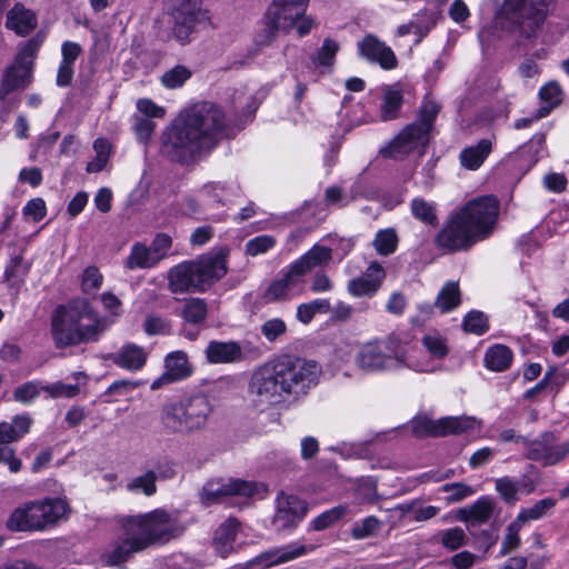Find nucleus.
<instances>
[{
  "instance_id": "9",
  "label": "nucleus",
  "mask_w": 569,
  "mask_h": 569,
  "mask_svg": "<svg viewBox=\"0 0 569 569\" xmlns=\"http://www.w3.org/2000/svg\"><path fill=\"white\" fill-rule=\"evenodd\" d=\"M284 395L298 398L316 387L321 367L313 360L284 358L276 362Z\"/></svg>"
},
{
  "instance_id": "48",
  "label": "nucleus",
  "mask_w": 569,
  "mask_h": 569,
  "mask_svg": "<svg viewBox=\"0 0 569 569\" xmlns=\"http://www.w3.org/2000/svg\"><path fill=\"white\" fill-rule=\"evenodd\" d=\"M373 248L381 256L393 253L398 246V237L393 229L379 230L372 241Z\"/></svg>"
},
{
  "instance_id": "17",
  "label": "nucleus",
  "mask_w": 569,
  "mask_h": 569,
  "mask_svg": "<svg viewBox=\"0 0 569 569\" xmlns=\"http://www.w3.org/2000/svg\"><path fill=\"white\" fill-rule=\"evenodd\" d=\"M305 283L306 280L288 266L263 289L261 298L266 303L289 301L302 295Z\"/></svg>"
},
{
  "instance_id": "12",
  "label": "nucleus",
  "mask_w": 569,
  "mask_h": 569,
  "mask_svg": "<svg viewBox=\"0 0 569 569\" xmlns=\"http://www.w3.org/2000/svg\"><path fill=\"white\" fill-rule=\"evenodd\" d=\"M249 392L257 406L267 407L281 401L284 392L276 362L264 363L253 372Z\"/></svg>"
},
{
  "instance_id": "4",
  "label": "nucleus",
  "mask_w": 569,
  "mask_h": 569,
  "mask_svg": "<svg viewBox=\"0 0 569 569\" xmlns=\"http://www.w3.org/2000/svg\"><path fill=\"white\" fill-rule=\"evenodd\" d=\"M212 412L213 406L207 395H188L162 408L160 423L167 435L192 436L207 428Z\"/></svg>"
},
{
  "instance_id": "11",
  "label": "nucleus",
  "mask_w": 569,
  "mask_h": 569,
  "mask_svg": "<svg viewBox=\"0 0 569 569\" xmlns=\"http://www.w3.org/2000/svg\"><path fill=\"white\" fill-rule=\"evenodd\" d=\"M267 492L263 483L241 479L211 480L207 482L201 492V500L206 506L224 501L228 497L238 496L251 498L262 497Z\"/></svg>"
},
{
  "instance_id": "45",
  "label": "nucleus",
  "mask_w": 569,
  "mask_h": 569,
  "mask_svg": "<svg viewBox=\"0 0 569 569\" xmlns=\"http://www.w3.org/2000/svg\"><path fill=\"white\" fill-rule=\"evenodd\" d=\"M192 76L189 68L177 64L167 70L160 78L161 84L167 89H178L182 87Z\"/></svg>"
},
{
  "instance_id": "37",
  "label": "nucleus",
  "mask_w": 569,
  "mask_h": 569,
  "mask_svg": "<svg viewBox=\"0 0 569 569\" xmlns=\"http://www.w3.org/2000/svg\"><path fill=\"white\" fill-rule=\"evenodd\" d=\"M403 102L402 91L392 87L385 90L380 107V117L383 121L398 118Z\"/></svg>"
},
{
  "instance_id": "34",
  "label": "nucleus",
  "mask_w": 569,
  "mask_h": 569,
  "mask_svg": "<svg viewBox=\"0 0 569 569\" xmlns=\"http://www.w3.org/2000/svg\"><path fill=\"white\" fill-rule=\"evenodd\" d=\"M485 366L496 372L507 370L512 362V351L505 345H493L485 353Z\"/></svg>"
},
{
  "instance_id": "39",
  "label": "nucleus",
  "mask_w": 569,
  "mask_h": 569,
  "mask_svg": "<svg viewBox=\"0 0 569 569\" xmlns=\"http://www.w3.org/2000/svg\"><path fill=\"white\" fill-rule=\"evenodd\" d=\"M460 305V291L458 283L447 282L439 291L436 307L442 312H450Z\"/></svg>"
},
{
  "instance_id": "15",
  "label": "nucleus",
  "mask_w": 569,
  "mask_h": 569,
  "mask_svg": "<svg viewBox=\"0 0 569 569\" xmlns=\"http://www.w3.org/2000/svg\"><path fill=\"white\" fill-rule=\"evenodd\" d=\"M32 68L33 48L29 43L17 54L14 62L6 69L0 86V99L4 100L12 91L29 86L32 79Z\"/></svg>"
},
{
  "instance_id": "28",
  "label": "nucleus",
  "mask_w": 569,
  "mask_h": 569,
  "mask_svg": "<svg viewBox=\"0 0 569 569\" xmlns=\"http://www.w3.org/2000/svg\"><path fill=\"white\" fill-rule=\"evenodd\" d=\"M332 258V250L325 246H313L303 256L289 266L302 279L315 268L327 266Z\"/></svg>"
},
{
  "instance_id": "42",
  "label": "nucleus",
  "mask_w": 569,
  "mask_h": 569,
  "mask_svg": "<svg viewBox=\"0 0 569 569\" xmlns=\"http://www.w3.org/2000/svg\"><path fill=\"white\" fill-rule=\"evenodd\" d=\"M556 506V500L553 498H545L537 501L532 507L522 509L518 516L517 520L522 525L530 520H538L547 516Z\"/></svg>"
},
{
  "instance_id": "58",
  "label": "nucleus",
  "mask_w": 569,
  "mask_h": 569,
  "mask_svg": "<svg viewBox=\"0 0 569 569\" xmlns=\"http://www.w3.org/2000/svg\"><path fill=\"white\" fill-rule=\"evenodd\" d=\"M103 277L97 267L90 266L84 269L81 277V289L84 293L96 292L100 289Z\"/></svg>"
},
{
  "instance_id": "6",
  "label": "nucleus",
  "mask_w": 569,
  "mask_h": 569,
  "mask_svg": "<svg viewBox=\"0 0 569 569\" xmlns=\"http://www.w3.org/2000/svg\"><path fill=\"white\" fill-rule=\"evenodd\" d=\"M124 518L130 533L134 531L146 550L166 546L187 530V525L177 511L161 508Z\"/></svg>"
},
{
  "instance_id": "29",
  "label": "nucleus",
  "mask_w": 569,
  "mask_h": 569,
  "mask_svg": "<svg viewBox=\"0 0 569 569\" xmlns=\"http://www.w3.org/2000/svg\"><path fill=\"white\" fill-rule=\"evenodd\" d=\"M147 351L136 345L126 343L117 352L109 356V359L118 367L128 371H138L147 362Z\"/></svg>"
},
{
  "instance_id": "51",
  "label": "nucleus",
  "mask_w": 569,
  "mask_h": 569,
  "mask_svg": "<svg viewBox=\"0 0 569 569\" xmlns=\"http://www.w3.org/2000/svg\"><path fill=\"white\" fill-rule=\"evenodd\" d=\"M422 345L428 352L437 358L442 359L448 355L447 339L438 332H430L423 336Z\"/></svg>"
},
{
  "instance_id": "61",
  "label": "nucleus",
  "mask_w": 569,
  "mask_h": 569,
  "mask_svg": "<svg viewBox=\"0 0 569 569\" xmlns=\"http://www.w3.org/2000/svg\"><path fill=\"white\" fill-rule=\"evenodd\" d=\"M154 128L156 123L153 120L140 116L134 117L133 131L141 142H147L150 139Z\"/></svg>"
},
{
  "instance_id": "25",
  "label": "nucleus",
  "mask_w": 569,
  "mask_h": 569,
  "mask_svg": "<svg viewBox=\"0 0 569 569\" xmlns=\"http://www.w3.org/2000/svg\"><path fill=\"white\" fill-rule=\"evenodd\" d=\"M385 278L383 267L379 262L372 261L361 276L349 281L348 292L353 297H371L381 287Z\"/></svg>"
},
{
  "instance_id": "44",
  "label": "nucleus",
  "mask_w": 569,
  "mask_h": 569,
  "mask_svg": "<svg viewBox=\"0 0 569 569\" xmlns=\"http://www.w3.org/2000/svg\"><path fill=\"white\" fill-rule=\"evenodd\" d=\"M435 23L436 22L431 17L423 16L417 21H410L409 23L399 26L397 29V34L399 37H403L409 33H415L417 36L415 44H419L423 37H426L430 29L435 26Z\"/></svg>"
},
{
  "instance_id": "38",
  "label": "nucleus",
  "mask_w": 569,
  "mask_h": 569,
  "mask_svg": "<svg viewBox=\"0 0 569 569\" xmlns=\"http://www.w3.org/2000/svg\"><path fill=\"white\" fill-rule=\"evenodd\" d=\"M181 316L191 325L204 322L208 316L207 302L201 298L187 299L183 303Z\"/></svg>"
},
{
  "instance_id": "35",
  "label": "nucleus",
  "mask_w": 569,
  "mask_h": 569,
  "mask_svg": "<svg viewBox=\"0 0 569 569\" xmlns=\"http://www.w3.org/2000/svg\"><path fill=\"white\" fill-rule=\"evenodd\" d=\"M491 151V142L480 140L476 146L466 148L460 153L461 166L468 170H477L483 163Z\"/></svg>"
},
{
  "instance_id": "8",
  "label": "nucleus",
  "mask_w": 569,
  "mask_h": 569,
  "mask_svg": "<svg viewBox=\"0 0 569 569\" xmlns=\"http://www.w3.org/2000/svg\"><path fill=\"white\" fill-rule=\"evenodd\" d=\"M68 505L61 499L28 502L16 508L7 520L10 531H38L62 518Z\"/></svg>"
},
{
  "instance_id": "26",
  "label": "nucleus",
  "mask_w": 569,
  "mask_h": 569,
  "mask_svg": "<svg viewBox=\"0 0 569 569\" xmlns=\"http://www.w3.org/2000/svg\"><path fill=\"white\" fill-rule=\"evenodd\" d=\"M197 278L193 261L181 262L168 272L169 290L172 293L201 292Z\"/></svg>"
},
{
  "instance_id": "47",
  "label": "nucleus",
  "mask_w": 569,
  "mask_h": 569,
  "mask_svg": "<svg viewBox=\"0 0 569 569\" xmlns=\"http://www.w3.org/2000/svg\"><path fill=\"white\" fill-rule=\"evenodd\" d=\"M539 97L543 102L548 103L549 108L540 109L536 119L547 116L551 108L558 106L561 102L562 90L556 81H550L540 88Z\"/></svg>"
},
{
  "instance_id": "5",
  "label": "nucleus",
  "mask_w": 569,
  "mask_h": 569,
  "mask_svg": "<svg viewBox=\"0 0 569 569\" xmlns=\"http://www.w3.org/2000/svg\"><path fill=\"white\" fill-rule=\"evenodd\" d=\"M553 0H503L495 24L525 39H533L552 10Z\"/></svg>"
},
{
  "instance_id": "59",
  "label": "nucleus",
  "mask_w": 569,
  "mask_h": 569,
  "mask_svg": "<svg viewBox=\"0 0 569 569\" xmlns=\"http://www.w3.org/2000/svg\"><path fill=\"white\" fill-rule=\"evenodd\" d=\"M441 490L448 493V502L461 501L476 492L472 487L463 482L446 483L442 486Z\"/></svg>"
},
{
  "instance_id": "19",
  "label": "nucleus",
  "mask_w": 569,
  "mask_h": 569,
  "mask_svg": "<svg viewBox=\"0 0 569 569\" xmlns=\"http://www.w3.org/2000/svg\"><path fill=\"white\" fill-rule=\"evenodd\" d=\"M310 0H273L267 11L269 26L274 30L291 31L306 12Z\"/></svg>"
},
{
  "instance_id": "53",
  "label": "nucleus",
  "mask_w": 569,
  "mask_h": 569,
  "mask_svg": "<svg viewBox=\"0 0 569 569\" xmlns=\"http://www.w3.org/2000/svg\"><path fill=\"white\" fill-rule=\"evenodd\" d=\"M468 542L465 529L455 527L441 532V545L448 550H457Z\"/></svg>"
},
{
  "instance_id": "20",
  "label": "nucleus",
  "mask_w": 569,
  "mask_h": 569,
  "mask_svg": "<svg viewBox=\"0 0 569 569\" xmlns=\"http://www.w3.org/2000/svg\"><path fill=\"white\" fill-rule=\"evenodd\" d=\"M308 510L306 501L297 496L281 492L276 500L273 525L277 530L283 531L297 527Z\"/></svg>"
},
{
  "instance_id": "30",
  "label": "nucleus",
  "mask_w": 569,
  "mask_h": 569,
  "mask_svg": "<svg viewBox=\"0 0 569 569\" xmlns=\"http://www.w3.org/2000/svg\"><path fill=\"white\" fill-rule=\"evenodd\" d=\"M495 510V502L492 498L481 497L471 506L461 508L458 513L459 520L476 525L487 522Z\"/></svg>"
},
{
  "instance_id": "3",
  "label": "nucleus",
  "mask_w": 569,
  "mask_h": 569,
  "mask_svg": "<svg viewBox=\"0 0 569 569\" xmlns=\"http://www.w3.org/2000/svg\"><path fill=\"white\" fill-rule=\"evenodd\" d=\"M107 325L86 300L58 306L51 316L56 347L64 348L98 340Z\"/></svg>"
},
{
  "instance_id": "21",
  "label": "nucleus",
  "mask_w": 569,
  "mask_h": 569,
  "mask_svg": "<svg viewBox=\"0 0 569 569\" xmlns=\"http://www.w3.org/2000/svg\"><path fill=\"white\" fill-rule=\"evenodd\" d=\"M358 50L362 58L378 63L385 70L397 68L398 60L393 50L373 34H367L358 42Z\"/></svg>"
},
{
  "instance_id": "36",
  "label": "nucleus",
  "mask_w": 569,
  "mask_h": 569,
  "mask_svg": "<svg viewBox=\"0 0 569 569\" xmlns=\"http://www.w3.org/2000/svg\"><path fill=\"white\" fill-rule=\"evenodd\" d=\"M158 264V260L153 256L150 247L142 243H134L129 256L124 261V267L129 270L150 269Z\"/></svg>"
},
{
  "instance_id": "46",
  "label": "nucleus",
  "mask_w": 569,
  "mask_h": 569,
  "mask_svg": "<svg viewBox=\"0 0 569 569\" xmlns=\"http://www.w3.org/2000/svg\"><path fill=\"white\" fill-rule=\"evenodd\" d=\"M382 529V522L375 516H369L357 521L351 528V537L363 540L376 536Z\"/></svg>"
},
{
  "instance_id": "50",
  "label": "nucleus",
  "mask_w": 569,
  "mask_h": 569,
  "mask_svg": "<svg viewBox=\"0 0 569 569\" xmlns=\"http://www.w3.org/2000/svg\"><path fill=\"white\" fill-rule=\"evenodd\" d=\"M277 244V240L270 234H260L246 242L244 253L250 257L266 254Z\"/></svg>"
},
{
  "instance_id": "10",
  "label": "nucleus",
  "mask_w": 569,
  "mask_h": 569,
  "mask_svg": "<svg viewBox=\"0 0 569 569\" xmlns=\"http://www.w3.org/2000/svg\"><path fill=\"white\" fill-rule=\"evenodd\" d=\"M526 458L542 467L560 465L569 457V439L559 440L550 431L540 433L535 439H523Z\"/></svg>"
},
{
  "instance_id": "33",
  "label": "nucleus",
  "mask_w": 569,
  "mask_h": 569,
  "mask_svg": "<svg viewBox=\"0 0 569 569\" xmlns=\"http://www.w3.org/2000/svg\"><path fill=\"white\" fill-rule=\"evenodd\" d=\"M37 26L34 13L17 3L7 14V27L18 34H27Z\"/></svg>"
},
{
  "instance_id": "22",
  "label": "nucleus",
  "mask_w": 569,
  "mask_h": 569,
  "mask_svg": "<svg viewBox=\"0 0 569 569\" xmlns=\"http://www.w3.org/2000/svg\"><path fill=\"white\" fill-rule=\"evenodd\" d=\"M197 283L202 291L220 280L228 271L226 257L221 253L204 254L197 260H192Z\"/></svg>"
},
{
  "instance_id": "43",
  "label": "nucleus",
  "mask_w": 569,
  "mask_h": 569,
  "mask_svg": "<svg viewBox=\"0 0 569 569\" xmlns=\"http://www.w3.org/2000/svg\"><path fill=\"white\" fill-rule=\"evenodd\" d=\"M329 311L330 302L328 299H315L297 307V319L299 322L308 325L317 313H328Z\"/></svg>"
},
{
  "instance_id": "1",
  "label": "nucleus",
  "mask_w": 569,
  "mask_h": 569,
  "mask_svg": "<svg viewBox=\"0 0 569 569\" xmlns=\"http://www.w3.org/2000/svg\"><path fill=\"white\" fill-rule=\"evenodd\" d=\"M228 136L223 110L212 102H201L181 113L163 131L160 151L172 161L190 163Z\"/></svg>"
},
{
  "instance_id": "41",
  "label": "nucleus",
  "mask_w": 569,
  "mask_h": 569,
  "mask_svg": "<svg viewBox=\"0 0 569 569\" xmlns=\"http://www.w3.org/2000/svg\"><path fill=\"white\" fill-rule=\"evenodd\" d=\"M439 111L440 106L436 101L430 99L423 100L419 110V118L413 124H418L419 129H423L429 138H431L433 124Z\"/></svg>"
},
{
  "instance_id": "14",
  "label": "nucleus",
  "mask_w": 569,
  "mask_h": 569,
  "mask_svg": "<svg viewBox=\"0 0 569 569\" xmlns=\"http://www.w3.org/2000/svg\"><path fill=\"white\" fill-rule=\"evenodd\" d=\"M172 37L181 42L189 41L196 26L209 19L202 9V0H179L172 11Z\"/></svg>"
},
{
  "instance_id": "32",
  "label": "nucleus",
  "mask_w": 569,
  "mask_h": 569,
  "mask_svg": "<svg viewBox=\"0 0 569 569\" xmlns=\"http://www.w3.org/2000/svg\"><path fill=\"white\" fill-rule=\"evenodd\" d=\"M32 419L29 415H18L11 422H0V445H8L20 440L31 428Z\"/></svg>"
},
{
  "instance_id": "13",
  "label": "nucleus",
  "mask_w": 569,
  "mask_h": 569,
  "mask_svg": "<svg viewBox=\"0 0 569 569\" xmlns=\"http://www.w3.org/2000/svg\"><path fill=\"white\" fill-rule=\"evenodd\" d=\"M479 426L473 417H443L432 420L427 415H419L412 420V432L417 437H445L473 430Z\"/></svg>"
},
{
  "instance_id": "24",
  "label": "nucleus",
  "mask_w": 569,
  "mask_h": 569,
  "mask_svg": "<svg viewBox=\"0 0 569 569\" xmlns=\"http://www.w3.org/2000/svg\"><path fill=\"white\" fill-rule=\"evenodd\" d=\"M192 368L183 351L170 352L164 360V372L151 383V389L157 390L166 385L177 382L190 377Z\"/></svg>"
},
{
  "instance_id": "54",
  "label": "nucleus",
  "mask_w": 569,
  "mask_h": 569,
  "mask_svg": "<svg viewBox=\"0 0 569 569\" xmlns=\"http://www.w3.org/2000/svg\"><path fill=\"white\" fill-rule=\"evenodd\" d=\"M411 211L415 218L425 223L433 224L437 221L435 206L422 198H415L411 201Z\"/></svg>"
},
{
  "instance_id": "16",
  "label": "nucleus",
  "mask_w": 569,
  "mask_h": 569,
  "mask_svg": "<svg viewBox=\"0 0 569 569\" xmlns=\"http://www.w3.org/2000/svg\"><path fill=\"white\" fill-rule=\"evenodd\" d=\"M315 550V546L300 541L290 542L283 546L270 548L247 561L243 569H268L283 565L306 556Z\"/></svg>"
},
{
  "instance_id": "56",
  "label": "nucleus",
  "mask_w": 569,
  "mask_h": 569,
  "mask_svg": "<svg viewBox=\"0 0 569 569\" xmlns=\"http://www.w3.org/2000/svg\"><path fill=\"white\" fill-rule=\"evenodd\" d=\"M463 328L473 335H483L489 329L488 319L481 311H471L465 317Z\"/></svg>"
},
{
  "instance_id": "27",
  "label": "nucleus",
  "mask_w": 569,
  "mask_h": 569,
  "mask_svg": "<svg viewBox=\"0 0 569 569\" xmlns=\"http://www.w3.org/2000/svg\"><path fill=\"white\" fill-rule=\"evenodd\" d=\"M204 356L211 365L233 363L243 359V351L237 341L212 340L208 343Z\"/></svg>"
},
{
  "instance_id": "62",
  "label": "nucleus",
  "mask_w": 569,
  "mask_h": 569,
  "mask_svg": "<svg viewBox=\"0 0 569 569\" xmlns=\"http://www.w3.org/2000/svg\"><path fill=\"white\" fill-rule=\"evenodd\" d=\"M43 390L52 398H72L78 395L79 387L77 385L56 382L53 385L43 386Z\"/></svg>"
},
{
  "instance_id": "57",
  "label": "nucleus",
  "mask_w": 569,
  "mask_h": 569,
  "mask_svg": "<svg viewBox=\"0 0 569 569\" xmlns=\"http://www.w3.org/2000/svg\"><path fill=\"white\" fill-rule=\"evenodd\" d=\"M339 50V44L332 39H326L313 58V62L322 67H331Z\"/></svg>"
},
{
  "instance_id": "55",
  "label": "nucleus",
  "mask_w": 569,
  "mask_h": 569,
  "mask_svg": "<svg viewBox=\"0 0 569 569\" xmlns=\"http://www.w3.org/2000/svg\"><path fill=\"white\" fill-rule=\"evenodd\" d=\"M43 390V387L40 385L39 381H28L26 383H22L18 386L13 391V399L17 402L29 405L34 399L38 398L40 395V391Z\"/></svg>"
},
{
  "instance_id": "60",
  "label": "nucleus",
  "mask_w": 569,
  "mask_h": 569,
  "mask_svg": "<svg viewBox=\"0 0 569 569\" xmlns=\"http://www.w3.org/2000/svg\"><path fill=\"white\" fill-rule=\"evenodd\" d=\"M286 331L287 325L281 318H271L261 326V333L269 342H274Z\"/></svg>"
},
{
  "instance_id": "23",
  "label": "nucleus",
  "mask_w": 569,
  "mask_h": 569,
  "mask_svg": "<svg viewBox=\"0 0 569 569\" xmlns=\"http://www.w3.org/2000/svg\"><path fill=\"white\" fill-rule=\"evenodd\" d=\"M120 526L122 530L121 537H119L112 549L106 553L107 563L111 566H121L134 553L146 550L134 531L130 533L126 526V518L120 520Z\"/></svg>"
},
{
  "instance_id": "63",
  "label": "nucleus",
  "mask_w": 569,
  "mask_h": 569,
  "mask_svg": "<svg viewBox=\"0 0 569 569\" xmlns=\"http://www.w3.org/2000/svg\"><path fill=\"white\" fill-rule=\"evenodd\" d=\"M171 238L166 233H159L154 237L150 249L158 262L167 256L169 249L171 248Z\"/></svg>"
},
{
  "instance_id": "31",
  "label": "nucleus",
  "mask_w": 569,
  "mask_h": 569,
  "mask_svg": "<svg viewBox=\"0 0 569 569\" xmlns=\"http://www.w3.org/2000/svg\"><path fill=\"white\" fill-rule=\"evenodd\" d=\"M239 522L236 519H228L216 530L213 546L216 551L223 558L234 551V541L238 533Z\"/></svg>"
},
{
  "instance_id": "64",
  "label": "nucleus",
  "mask_w": 569,
  "mask_h": 569,
  "mask_svg": "<svg viewBox=\"0 0 569 569\" xmlns=\"http://www.w3.org/2000/svg\"><path fill=\"white\" fill-rule=\"evenodd\" d=\"M407 305V297L400 291H395L390 295L387 301L386 310L391 315L401 316L405 312Z\"/></svg>"
},
{
  "instance_id": "40",
  "label": "nucleus",
  "mask_w": 569,
  "mask_h": 569,
  "mask_svg": "<svg viewBox=\"0 0 569 569\" xmlns=\"http://www.w3.org/2000/svg\"><path fill=\"white\" fill-rule=\"evenodd\" d=\"M158 475L153 470H148L143 475L133 478L128 485L127 490L133 493H143L147 497L157 492Z\"/></svg>"
},
{
  "instance_id": "49",
  "label": "nucleus",
  "mask_w": 569,
  "mask_h": 569,
  "mask_svg": "<svg viewBox=\"0 0 569 569\" xmlns=\"http://www.w3.org/2000/svg\"><path fill=\"white\" fill-rule=\"evenodd\" d=\"M347 512L348 507L345 505H339L326 510L312 520V528L317 531L325 530L342 519Z\"/></svg>"
},
{
  "instance_id": "52",
  "label": "nucleus",
  "mask_w": 569,
  "mask_h": 569,
  "mask_svg": "<svg viewBox=\"0 0 569 569\" xmlns=\"http://www.w3.org/2000/svg\"><path fill=\"white\" fill-rule=\"evenodd\" d=\"M523 525L515 519L511 523L508 525L506 529V536L503 538V541L501 543V549L499 551V556H506L510 553L511 551L516 550L520 546V536L519 531Z\"/></svg>"
},
{
  "instance_id": "7",
  "label": "nucleus",
  "mask_w": 569,
  "mask_h": 569,
  "mask_svg": "<svg viewBox=\"0 0 569 569\" xmlns=\"http://www.w3.org/2000/svg\"><path fill=\"white\" fill-rule=\"evenodd\" d=\"M355 366L365 373H383L411 368L401 339L395 335L360 343L353 356Z\"/></svg>"
},
{
  "instance_id": "2",
  "label": "nucleus",
  "mask_w": 569,
  "mask_h": 569,
  "mask_svg": "<svg viewBox=\"0 0 569 569\" xmlns=\"http://www.w3.org/2000/svg\"><path fill=\"white\" fill-rule=\"evenodd\" d=\"M498 214L499 202L491 196L468 201L438 233L437 246L449 252L471 248L493 232Z\"/></svg>"
},
{
  "instance_id": "18",
  "label": "nucleus",
  "mask_w": 569,
  "mask_h": 569,
  "mask_svg": "<svg viewBox=\"0 0 569 569\" xmlns=\"http://www.w3.org/2000/svg\"><path fill=\"white\" fill-rule=\"evenodd\" d=\"M430 138L418 124L405 127L392 141L381 150L385 157L401 159L413 151H422Z\"/></svg>"
}]
</instances>
